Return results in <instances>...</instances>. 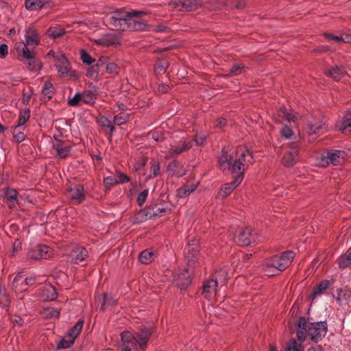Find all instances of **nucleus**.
I'll use <instances>...</instances> for the list:
<instances>
[{"label": "nucleus", "mask_w": 351, "mask_h": 351, "mask_svg": "<svg viewBox=\"0 0 351 351\" xmlns=\"http://www.w3.org/2000/svg\"><path fill=\"white\" fill-rule=\"evenodd\" d=\"M54 91L53 84L49 82H46L42 89L41 99L44 101H47L52 98Z\"/></svg>", "instance_id": "34"}, {"label": "nucleus", "mask_w": 351, "mask_h": 351, "mask_svg": "<svg viewBox=\"0 0 351 351\" xmlns=\"http://www.w3.org/2000/svg\"><path fill=\"white\" fill-rule=\"evenodd\" d=\"M296 116L289 112L285 107L280 108L274 116V120L276 123H285V122H295Z\"/></svg>", "instance_id": "22"}, {"label": "nucleus", "mask_w": 351, "mask_h": 351, "mask_svg": "<svg viewBox=\"0 0 351 351\" xmlns=\"http://www.w3.org/2000/svg\"><path fill=\"white\" fill-rule=\"evenodd\" d=\"M299 145L297 143H291L288 150L282 157V162L287 167H293L299 159Z\"/></svg>", "instance_id": "13"}, {"label": "nucleus", "mask_w": 351, "mask_h": 351, "mask_svg": "<svg viewBox=\"0 0 351 351\" xmlns=\"http://www.w3.org/2000/svg\"><path fill=\"white\" fill-rule=\"evenodd\" d=\"M192 147V141L183 139L178 142H174L173 143L171 144V148L167 153V157L169 158L176 157L182 153L189 150Z\"/></svg>", "instance_id": "14"}, {"label": "nucleus", "mask_w": 351, "mask_h": 351, "mask_svg": "<svg viewBox=\"0 0 351 351\" xmlns=\"http://www.w3.org/2000/svg\"><path fill=\"white\" fill-rule=\"evenodd\" d=\"M197 269L187 265L186 268L177 274V277L175 279L176 285L181 289L188 287L191 282V274L195 273Z\"/></svg>", "instance_id": "16"}, {"label": "nucleus", "mask_w": 351, "mask_h": 351, "mask_svg": "<svg viewBox=\"0 0 351 351\" xmlns=\"http://www.w3.org/2000/svg\"><path fill=\"white\" fill-rule=\"evenodd\" d=\"M206 139V136L204 133H197L194 138V141L198 146L204 145V141Z\"/></svg>", "instance_id": "58"}, {"label": "nucleus", "mask_w": 351, "mask_h": 351, "mask_svg": "<svg viewBox=\"0 0 351 351\" xmlns=\"http://www.w3.org/2000/svg\"><path fill=\"white\" fill-rule=\"evenodd\" d=\"M338 265L340 269H344L351 266V250H348L338 259Z\"/></svg>", "instance_id": "37"}, {"label": "nucleus", "mask_w": 351, "mask_h": 351, "mask_svg": "<svg viewBox=\"0 0 351 351\" xmlns=\"http://www.w3.org/2000/svg\"><path fill=\"white\" fill-rule=\"evenodd\" d=\"M167 172L171 176L182 177L186 173V169L180 162L173 160L167 166Z\"/></svg>", "instance_id": "24"}, {"label": "nucleus", "mask_w": 351, "mask_h": 351, "mask_svg": "<svg viewBox=\"0 0 351 351\" xmlns=\"http://www.w3.org/2000/svg\"><path fill=\"white\" fill-rule=\"evenodd\" d=\"M80 56L81 60H82L83 63L87 65H90L91 64L94 63L95 60L92 58L88 53H87L86 51L84 49H82L80 51Z\"/></svg>", "instance_id": "50"}, {"label": "nucleus", "mask_w": 351, "mask_h": 351, "mask_svg": "<svg viewBox=\"0 0 351 351\" xmlns=\"http://www.w3.org/2000/svg\"><path fill=\"white\" fill-rule=\"evenodd\" d=\"M150 174L148 176V178L152 179L156 178L160 173V163L156 160L150 162Z\"/></svg>", "instance_id": "47"}, {"label": "nucleus", "mask_w": 351, "mask_h": 351, "mask_svg": "<svg viewBox=\"0 0 351 351\" xmlns=\"http://www.w3.org/2000/svg\"><path fill=\"white\" fill-rule=\"evenodd\" d=\"M107 59L106 57H102L95 64L89 66L86 72V76L90 79L96 80L99 76V68L106 63Z\"/></svg>", "instance_id": "26"}, {"label": "nucleus", "mask_w": 351, "mask_h": 351, "mask_svg": "<svg viewBox=\"0 0 351 351\" xmlns=\"http://www.w3.org/2000/svg\"><path fill=\"white\" fill-rule=\"evenodd\" d=\"M43 315L45 317L47 318H52V317H59L60 313V311L57 308L47 307L44 309L43 312Z\"/></svg>", "instance_id": "48"}, {"label": "nucleus", "mask_w": 351, "mask_h": 351, "mask_svg": "<svg viewBox=\"0 0 351 351\" xmlns=\"http://www.w3.org/2000/svg\"><path fill=\"white\" fill-rule=\"evenodd\" d=\"M53 148L57 152V156L60 158H66L71 151V147L64 145L62 143H54Z\"/></svg>", "instance_id": "32"}, {"label": "nucleus", "mask_w": 351, "mask_h": 351, "mask_svg": "<svg viewBox=\"0 0 351 351\" xmlns=\"http://www.w3.org/2000/svg\"><path fill=\"white\" fill-rule=\"evenodd\" d=\"M104 184L108 189H110L112 186L118 184L117 178L115 176H108L104 180Z\"/></svg>", "instance_id": "52"}, {"label": "nucleus", "mask_w": 351, "mask_h": 351, "mask_svg": "<svg viewBox=\"0 0 351 351\" xmlns=\"http://www.w3.org/2000/svg\"><path fill=\"white\" fill-rule=\"evenodd\" d=\"M152 138L156 141H160L163 138L162 133V132L160 130V131H154V132H152Z\"/></svg>", "instance_id": "64"}, {"label": "nucleus", "mask_w": 351, "mask_h": 351, "mask_svg": "<svg viewBox=\"0 0 351 351\" xmlns=\"http://www.w3.org/2000/svg\"><path fill=\"white\" fill-rule=\"evenodd\" d=\"M151 334L149 330H145L141 331L138 337H136L130 332L124 331L121 334V342L119 343V350L121 351H137L138 344H139L142 350H144L146 348Z\"/></svg>", "instance_id": "4"}, {"label": "nucleus", "mask_w": 351, "mask_h": 351, "mask_svg": "<svg viewBox=\"0 0 351 351\" xmlns=\"http://www.w3.org/2000/svg\"><path fill=\"white\" fill-rule=\"evenodd\" d=\"M130 115L128 114L121 112L114 117V123L117 125H121L128 121Z\"/></svg>", "instance_id": "49"}, {"label": "nucleus", "mask_w": 351, "mask_h": 351, "mask_svg": "<svg viewBox=\"0 0 351 351\" xmlns=\"http://www.w3.org/2000/svg\"><path fill=\"white\" fill-rule=\"evenodd\" d=\"M228 278V272L226 269L222 268L215 273V279L222 280L223 282L226 281Z\"/></svg>", "instance_id": "56"}, {"label": "nucleus", "mask_w": 351, "mask_h": 351, "mask_svg": "<svg viewBox=\"0 0 351 351\" xmlns=\"http://www.w3.org/2000/svg\"><path fill=\"white\" fill-rule=\"evenodd\" d=\"M226 125V121L223 117L217 119L215 127L217 128L222 129Z\"/></svg>", "instance_id": "62"}, {"label": "nucleus", "mask_w": 351, "mask_h": 351, "mask_svg": "<svg viewBox=\"0 0 351 351\" xmlns=\"http://www.w3.org/2000/svg\"><path fill=\"white\" fill-rule=\"evenodd\" d=\"M47 3V0H25V6L28 10H37L45 6Z\"/></svg>", "instance_id": "33"}, {"label": "nucleus", "mask_w": 351, "mask_h": 351, "mask_svg": "<svg viewBox=\"0 0 351 351\" xmlns=\"http://www.w3.org/2000/svg\"><path fill=\"white\" fill-rule=\"evenodd\" d=\"M324 36L328 41L334 40L335 42L351 43V35L334 36L329 33H325Z\"/></svg>", "instance_id": "36"}, {"label": "nucleus", "mask_w": 351, "mask_h": 351, "mask_svg": "<svg viewBox=\"0 0 351 351\" xmlns=\"http://www.w3.org/2000/svg\"><path fill=\"white\" fill-rule=\"evenodd\" d=\"M326 119L321 114L312 115L308 120V134H315L326 130Z\"/></svg>", "instance_id": "12"}, {"label": "nucleus", "mask_w": 351, "mask_h": 351, "mask_svg": "<svg viewBox=\"0 0 351 351\" xmlns=\"http://www.w3.org/2000/svg\"><path fill=\"white\" fill-rule=\"evenodd\" d=\"M8 53V47L6 44L0 45V58H4Z\"/></svg>", "instance_id": "61"}, {"label": "nucleus", "mask_w": 351, "mask_h": 351, "mask_svg": "<svg viewBox=\"0 0 351 351\" xmlns=\"http://www.w3.org/2000/svg\"><path fill=\"white\" fill-rule=\"evenodd\" d=\"M148 195V190L145 189L141 191L137 196V203L139 206H142L146 201Z\"/></svg>", "instance_id": "57"}, {"label": "nucleus", "mask_w": 351, "mask_h": 351, "mask_svg": "<svg viewBox=\"0 0 351 351\" xmlns=\"http://www.w3.org/2000/svg\"><path fill=\"white\" fill-rule=\"evenodd\" d=\"M218 163L221 171H230L234 178L242 174L243 178L245 169L254 163V158L252 154L245 147L237 148L234 156L229 154L228 151L223 148Z\"/></svg>", "instance_id": "1"}, {"label": "nucleus", "mask_w": 351, "mask_h": 351, "mask_svg": "<svg viewBox=\"0 0 351 351\" xmlns=\"http://www.w3.org/2000/svg\"><path fill=\"white\" fill-rule=\"evenodd\" d=\"M84 325V321L79 319L75 326L69 330L67 334L57 345V350L70 348L75 342V339L80 335Z\"/></svg>", "instance_id": "10"}, {"label": "nucleus", "mask_w": 351, "mask_h": 351, "mask_svg": "<svg viewBox=\"0 0 351 351\" xmlns=\"http://www.w3.org/2000/svg\"><path fill=\"white\" fill-rule=\"evenodd\" d=\"M171 209L164 203H158L141 210L136 215V221L139 223L147 219L161 217L169 214Z\"/></svg>", "instance_id": "6"}, {"label": "nucleus", "mask_w": 351, "mask_h": 351, "mask_svg": "<svg viewBox=\"0 0 351 351\" xmlns=\"http://www.w3.org/2000/svg\"><path fill=\"white\" fill-rule=\"evenodd\" d=\"M106 71L110 74H117L119 72V67L114 62H109L106 65Z\"/></svg>", "instance_id": "55"}, {"label": "nucleus", "mask_w": 351, "mask_h": 351, "mask_svg": "<svg viewBox=\"0 0 351 351\" xmlns=\"http://www.w3.org/2000/svg\"><path fill=\"white\" fill-rule=\"evenodd\" d=\"M25 42H19L16 44V49L17 52L22 51L23 46L31 49H34L36 46L40 45V36L38 30L34 26H29L25 29Z\"/></svg>", "instance_id": "8"}, {"label": "nucleus", "mask_w": 351, "mask_h": 351, "mask_svg": "<svg viewBox=\"0 0 351 351\" xmlns=\"http://www.w3.org/2000/svg\"><path fill=\"white\" fill-rule=\"evenodd\" d=\"M185 258L187 265L194 268L201 267L203 265V258L199 253V243L196 240L191 241L184 250Z\"/></svg>", "instance_id": "7"}, {"label": "nucleus", "mask_w": 351, "mask_h": 351, "mask_svg": "<svg viewBox=\"0 0 351 351\" xmlns=\"http://www.w3.org/2000/svg\"><path fill=\"white\" fill-rule=\"evenodd\" d=\"M82 95L80 93H77L75 95V96L72 98L69 99L68 104L70 106H76L78 105L80 101L82 99Z\"/></svg>", "instance_id": "60"}, {"label": "nucleus", "mask_w": 351, "mask_h": 351, "mask_svg": "<svg viewBox=\"0 0 351 351\" xmlns=\"http://www.w3.org/2000/svg\"><path fill=\"white\" fill-rule=\"evenodd\" d=\"M115 177L117 178L118 184L129 182L130 181V178L121 172H117Z\"/></svg>", "instance_id": "59"}, {"label": "nucleus", "mask_w": 351, "mask_h": 351, "mask_svg": "<svg viewBox=\"0 0 351 351\" xmlns=\"http://www.w3.org/2000/svg\"><path fill=\"white\" fill-rule=\"evenodd\" d=\"M52 255V249L45 245H36L28 252L29 258L34 260L48 259Z\"/></svg>", "instance_id": "15"}, {"label": "nucleus", "mask_w": 351, "mask_h": 351, "mask_svg": "<svg viewBox=\"0 0 351 351\" xmlns=\"http://www.w3.org/2000/svg\"><path fill=\"white\" fill-rule=\"evenodd\" d=\"M197 188V184H185L182 187L178 189L176 191L177 196L179 198H184L190 193L193 192Z\"/></svg>", "instance_id": "35"}, {"label": "nucleus", "mask_w": 351, "mask_h": 351, "mask_svg": "<svg viewBox=\"0 0 351 351\" xmlns=\"http://www.w3.org/2000/svg\"><path fill=\"white\" fill-rule=\"evenodd\" d=\"M338 128L346 134L351 133V118L344 119L338 125Z\"/></svg>", "instance_id": "43"}, {"label": "nucleus", "mask_w": 351, "mask_h": 351, "mask_svg": "<svg viewBox=\"0 0 351 351\" xmlns=\"http://www.w3.org/2000/svg\"><path fill=\"white\" fill-rule=\"evenodd\" d=\"M169 62L166 59L158 60L154 67V71L157 75H161L166 72L169 67Z\"/></svg>", "instance_id": "39"}, {"label": "nucleus", "mask_w": 351, "mask_h": 351, "mask_svg": "<svg viewBox=\"0 0 351 351\" xmlns=\"http://www.w3.org/2000/svg\"><path fill=\"white\" fill-rule=\"evenodd\" d=\"M247 68L243 64H234L230 70L229 73L227 75L228 77L237 76L241 74L243 72H245Z\"/></svg>", "instance_id": "46"}, {"label": "nucleus", "mask_w": 351, "mask_h": 351, "mask_svg": "<svg viewBox=\"0 0 351 351\" xmlns=\"http://www.w3.org/2000/svg\"><path fill=\"white\" fill-rule=\"evenodd\" d=\"M242 180V174L239 176H236L232 182L226 184L221 187L220 191L221 195L222 196H228L241 182Z\"/></svg>", "instance_id": "28"}, {"label": "nucleus", "mask_w": 351, "mask_h": 351, "mask_svg": "<svg viewBox=\"0 0 351 351\" xmlns=\"http://www.w3.org/2000/svg\"><path fill=\"white\" fill-rule=\"evenodd\" d=\"M55 66L60 77H76L75 71L71 69V64L65 55H60L56 58Z\"/></svg>", "instance_id": "11"}, {"label": "nucleus", "mask_w": 351, "mask_h": 351, "mask_svg": "<svg viewBox=\"0 0 351 351\" xmlns=\"http://www.w3.org/2000/svg\"><path fill=\"white\" fill-rule=\"evenodd\" d=\"M4 194L10 208L18 204V192L16 189L8 187L5 189Z\"/></svg>", "instance_id": "30"}, {"label": "nucleus", "mask_w": 351, "mask_h": 351, "mask_svg": "<svg viewBox=\"0 0 351 351\" xmlns=\"http://www.w3.org/2000/svg\"><path fill=\"white\" fill-rule=\"evenodd\" d=\"M30 117V110L28 108H26L23 111L20 112L19 113V117L18 120V123L16 125V127H21L24 125L26 122L28 121Z\"/></svg>", "instance_id": "45"}, {"label": "nucleus", "mask_w": 351, "mask_h": 351, "mask_svg": "<svg viewBox=\"0 0 351 351\" xmlns=\"http://www.w3.org/2000/svg\"><path fill=\"white\" fill-rule=\"evenodd\" d=\"M13 134L14 141L20 143L25 139V135L23 132L19 131V127H14L13 129Z\"/></svg>", "instance_id": "53"}, {"label": "nucleus", "mask_w": 351, "mask_h": 351, "mask_svg": "<svg viewBox=\"0 0 351 351\" xmlns=\"http://www.w3.org/2000/svg\"><path fill=\"white\" fill-rule=\"evenodd\" d=\"M324 73L327 77L338 82L345 76L346 71L343 66H336L325 70Z\"/></svg>", "instance_id": "25"}, {"label": "nucleus", "mask_w": 351, "mask_h": 351, "mask_svg": "<svg viewBox=\"0 0 351 351\" xmlns=\"http://www.w3.org/2000/svg\"><path fill=\"white\" fill-rule=\"evenodd\" d=\"M42 295L45 300L51 301L56 299L58 294L53 286L47 285L43 287Z\"/></svg>", "instance_id": "29"}, {"label": "nucleus", "mask_w": 351, "mask_h": 351, "mask_svg": "<svg viewBox=\"0 0 351 351\" xmlns=\"http://www.w3.org/2000/svg\"><path fill=\"white\" fill-rule=\"evenodd\" d=\"M67 196L73 204H80L85 198L84 186L77 184L69 187L67 190Z\"/></svg>", "instance_id": "18"}, {"label": "nucleus", "mask_w": 351, "mask_h": 351, "mask_svg": "<svg viewBox=\"0 0 351 351\" xmlns=\"http://www.w3.org/2000/svg\"><path fill=\"white\" fill-rule=\"evenodd\" d=\"M13 286L14 291L16 293H23L27 289L25 283L23 280V276L21 274H18L15 276L13 280Z\"/></svg>", "instance_id": "31"}, {"label": "nucleus", "mask_w": 351, "mask_h": 351, "mask_svg": "<svg viewBox=\"0 0 351 351\" xmlns=\"http://www.w3.org/2000/svg\"><path fill=\"white\" fill-rule=\"evenodd\" d=\"M22 46L23 47L22 51L17 52L21 60L25 62L29 71L34 72L40 71L43 66L42 62L39 58L36 57L35 52L24 45Z\"/></svg>", "instance_id": "9"}, {"label": "nucleus", "mask_w": 351, "mask_h": 351, "mask_svg": "<svg viewBox=\"0 0 351 351\" xmlns=\"http://www.w3.org/2000/svg\"><path fill=\"white\" fill-rule=\"evenodd\" d=\"M256 240V235L254 231L250 228H245L241 230L237 237V243L241 246H247L254 242Z\"/></svg>", "instance_id": "20"}, {"label": "nucleus", "mask_w": 351, "mask_h": 351, "mask_svg": "<svg viewBox=\"0 0 351 351\" xmlns=\"http://www.w3.org/2000/svg\"><path fill=\"white\" fill-rule=\"evenodd\" d=\"M297 337L303 341L307 336L317 342L325 336L327 331L326 324L323 322L308 324L304 317H300L297 322Z\"/></svg>", "instance_id": "3"}, {"label": "nucleus", "mask_w": 351, "mask_h": 351, "mask_svg": "<svg viewBox=\"0 0 351 351\" xmlns=\"http://www.w3.org/2000/svg\"><path fill=\"white\" fill-rule=\"evenodd\" d=\"M154 254L149 249L143 251L138 256L139 261L143 264H148L153 260Z\"/></svg>", "instance_id": "40"}, {"label": "nucleus", "mask_w": 351, "mask_h": 351, "mask_svg": "<svg viewBox=\"0 0 351 351\" xmlns=\"http://www.w3.org/2000/svg\"><path fill=\"white\" fill-rule=\"evenodd\" d=\"M98 122L103 128L108 129L110 130V135L112 136L115 128L111 121L108 118L102 116L99 118Z\"/></svg>", "instance_id": "42"}, {"label": "nucleus", "mask_w": 351, "mask_h": 351, "mask_svg": "<svg viewBox=\"0 0 351 351\" xmlns=\"http://www.w3.org/2000/svg\"><path fill=\"white\" fill-rule=\"evenodd\" d=\"M294 256L293 252L287 251L280 256L275 255L272 256L264 265L265 274L272 276L285 271L291 264Z\"/></svg>", "instance_id": "5"}, {"label": "nucleus", "mask_w": 351, "mask_h": 351, "mask_svg": "<svg viewBox=\"0 0 351 351\" xmlns=\"http://www.w3.org/2000/svg\"><path fill=\"white\" fill-rule=\"evenodd\" d=\"M169 5L180 11L195 10L202 5V0H173Z\"/></svg>", "instance_id": "17"}, {"label": "nucleus", "mask_w": 351, "mask_h": 351, "mask_svg": "<svg viewBox=\"0 0 351 351\" xmlns=\"http://www.w3.org/2000/svg\"><path fill=\"white\" fill-rule=\"evenodd\" d=\"M280 133L281 136L286 139L290 138L293 134L292 129L287 125H285V126L280 129Z\"/></svg>", "instance_id": "54"}, {"label": "nucleus", "mask_w": 351, "mask_h": 351, "mask_svg": "<svg viewBox=\"0 0 351 351\" xmlns=\"http://www.w3.org/2000/svg\"><path fill=\"white\" fill-rule=\"evenodd\" d=\"M329 285V281L328 280H322L313 290L312 293V298H315L317 295L322 294L328 287Z\"/></svg>", "instance_id": "41"}, {"label": "nucleus", "mask_w": 351, "mask_h": 351, "mask_svg": "<svg viewBox=\"0 0 351 351\" xmlns=\"http://www.w3.org/2000/svg\"><path fill=\"white\" fill-rule=\"evenodd\" d=\"M232 5L236 8L241 9L245 6V3L243 0H233Z\"/></svg>", "instance_id": "63"}, {"label": "nucleus", "mask_w": 351, "mask_h": 351, "mask_svg": "<svg viewBox=\"0 0 351 351\" xmlns=\"http://www.w3.org/2000/svg\"><path fill=\"white\" fill-rule=\"evenodd\" d=\"M217 287L218 283L216 279H210L206 281L203 286V296L207 300H213L217 294Z\"/></svg>", "instance_id": "21"}, {"label": "nucleus", "mask_w": 351, "mask_h": 351, "mask_svg": "<svg viewBox=\"0 0 351 351\" xmlns=\"http://www.w3.org/2000/svg\"><path fill=\"white\" fill-rule=\"evenodd\" d=\"M285 351H304V348L295 340H292L286 347Z\"/></svg>", "instance_id": "51"}, {"label": "nucleus", "mask_w": 351, "mask_h": 351, "mask_svg": "<svg viewBox=\"0 0 351 351\" xmlns=\"http://www.w3.org/2000/svg\"><path fill=\"white\" fill-rule=\"evenodd\" d=\"M95 43L103 47L119 45V37L114 34H106L95 40Z\"/></svg>", "instance_id": "27"}, {"label": "nucleus", "mask_w": 351, "mask_h": 351, "mask_svg": "<svg viewBox=\"0 0 351 351\" xmlns=\"http://www.w3.org/2000/svg\"><path fill=\"white\" fill-rule=\"evenodd\" d=\"M88 252L87 250L82 246L75 247L69 254V260L71 263L79 264L82 262L87 256Z\"/></svg>", "instance_id": "23"}, {"label": "nucleus", "mask_w": 351, "mask_h": 351, "mask_svg": "<svg viewBox=\"0 0 351 351\" xmlns=\"http://www.w3.org/2000/svg\"><path fill=\"white\" fill-rule=\"evenodd\" d=\"M47 32L49 36L54 39L60 38L65 34V31L60 26L50 27Z\"/></svg>", "instance_id": "44"}, {"label": "nucleus", "mask_w": 351, "mask_h": 351, "mask_svg": "<svg viewBox=\"0 0 351 351\" xmlns=\"http://www.w3.org/2000/svg\"><path fill=\"white\" fill-rule=\"evenodd\" d=\"M136 13H130L123 10H117L107 16L110 27L116 31H142L145 24L136 21L134 16Z\"/></svg>", "instance_id": "2"}, {"label": "nucleus", "mask_w": 351, "mask_h": 351, "mask_svg": "<svg viewBox=\"0 0 351 351\" xmlns=\"http://www.w3.org/2000/svg\"><path fill=\"white\" fill-rule=\"evenodd\" d=\"M345 152L340 150H331L327 152L326 155L322 158V165H339L344 158Z\"/></svg>", "instance_id": "19"}, {"label": "nucleus", "mask_w": 351, "mask_h": 351, "mask_svg": "<svg viewBox=\"0 0 351 351\" xmlns=\"http://www.w3.org/2000/svg\"><path fill=\"white\" fill-rule=\"evenodd\" d=\"M99 302L101 304V308L103 310L106 309L109 306H113L116 304L115 300L112 297L108 294H103L99 298Z\"/></svg>", "instance_id": "38"}]
</instances>
